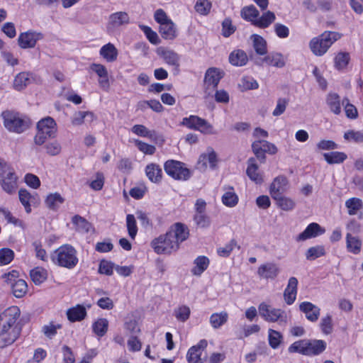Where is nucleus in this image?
<instances>
[{
	"instance_id": "f257e3e1",
	"label": "nucleus",
	"mask_w": 363,
	"mask_h": 363,
	"mask_svg": "<svg viewBox=\"0 0 363 363\" xmlns=\"http://www.w3.org/2000/svg\"><path fill=\"white\" fill-rule=\"evenodd\" d=\"M189 235L187 226L177 223L165 235L153 240L151 245L157 254H171L179 249L180 243L186 240Z\"/></svg>"
},
{
	"instance_id": "f03ea898",
	"label": "nucleus",
	"mask_w": 363,
	"mask_h": 363,
	"mask_svg": "<svg viewBox=\"0 0 363 363\" xmlns=\"http://www.w3.org/2000/svg\"><path fill=\"white\" fill-rule=\"evenodd\" d=\"M20 314L21 311L16 306L0 313V347L11 345L20 335L21 328L16 325Z\"/></svg>"
},
{
	"instance_id": "7ed1b4c3",
	"label": "nucleus",
	"mask_w": 363,
	"mask_h": 363,
	"mask_svg": "<svg viewBox=\"0 0 363 363\" xmlns=\"http://www.w3.org/2000/svg\"><path fill=\"white\" fill-rule=\"evenodd\" d=\"M51 260L55 264L68 269L74 268L79 262L76 249L69 244L57 248L51 255Z\"/></svg>"
},
{
	"instance_id": "20e7f679",
	"label": "nucleus",
	"mask_w": 363,
	"mask_h": 363,
	"mask_svg": "<svg viewBox=\"0 0 363 363\" xmlns=\"http://www.w3.org/2000/svg\"><path fill=\"white\" fill-rule=\"evenodd\" d=\"M4 125L9 131L22 133L27 130L30 125V121L26 116L18 112L6 111L2 113Z\"/></svg>"
},
{
	"instance_id": "39448f33",
	"label": "nucleus",
	"mask_w": 363,
	"mask_h": 363,
	"mask_svg": "<svg viewBox=\"0 0 363 363\" xmlns=\"http://www.w3.org/2000/svg\"><path fill=\"white\" fill-rule=\"evenodd\" d=\"M18 177L14 169L5 160L0 159V186L8 194L12 195L18 189Z\"/></svg>"
},
{
	"instance_id": "423d86ee",
	"label": "nucleus",
	"mask_w": 363,
	"mask_h": 363,
	"mask_svg": "<svg viewBox=\"0 0 363 363\" xmlns=\"http://www.w3.org/2000/svg\"><path fill=\"white\" fill-rule=\"evenodd\" d=\"M341 34L333 31H325L320 35L313 38L309 43L312 52L317 56L323 55L329 48L338 39Z\"/></svg>"
},
{
	"instance_id": "0eeeda50",
	"label": "nucleus",
	"mask_w": 363,
	"mask_h": 363,
	"mask_svg": "<svg viewBox=\"0 0 363 363\" xmlns=\"http://www.w3.org/2000/svg\"><path fill=\"white\" fill-rule=\"evenodd\" d=\"M56 133L57 124L55 120L50 116L45 117L37 123V133L34 137V143L37 145H42L47 140L55 138Z\"/></svg>"
},
{
	"instance_id": "6e6552de",
	"label": "nucleus",
	"mask_w": 363,
	"mask_h": 363,
	"mask_svg": "<svg viewBox=\"0 0 363 363\" xmlns=\"http://www.w3.org/2000/svg\"><path fill=\"white\" fill-rule=\"evenodd\" d=\"M258 309L260 316L264 320L270 323H278L279 325L286 324L287 315L284 310L275 308L265 303H260Z\"/></svg>"
},
{
	"instance_id": "1a4fd4ad",
	"label": "nucleus",
	"mask_w": 363,
	"mask_h": 363,
	"mask_svg": "<svg viewBox=\"0 0 363 363\" xmlns=\"http://www.w3.org/2000/svg\"><path fill=\"white\" fill-rule=\"evenodd\" d=\"M181 125L189 129L198 130L203 134H215L213 126L206 120L195 115H191L182 119Z\"/></svg>"
},
{
	"instance_id": "9d476101",
	"label": "nucleus",
	"mask_w": 363,
	"mask_h": 363,
	"mask_svg": "<svg viewBox=\"0 0 363 363\" xmlns=\"http://www.w3.org/2000/svg\"><path fill=\"white\" fill-rule=\"evenodd\" d=\"M165 172L171 177L177 180H187L191 172L183 162L177 160H167L164 164Z\"/></svg>"
},
{
	"instance_id": "9b49d317",
	"label": "nucleus",
	"mask_w": 363,
	"mask_h": 363,
	"mask_svg": "<svg viewBox=\"0 0 363 363\" xmlns=\"http://www.w3.org/2000/svg\"><path fill=\"white\" fill-rule=\"evenodd\" d=\"M252 148L257 158L264 162L265 160V153L274 155L277 153V148L273 144L264 140H257L252 143Z\"/></svg>"
},
{
	"instance_id": "f8f14e48",
	"label": "nucleus",
	"mask_w": 363,
	"mask_h": 363,
	"mask_svg": "<svg viewBox=\"0 0 363 363\" xmlns=\"http://www.w3.org/2000/svg\"><path fill=\"white\" fill-rule=\"evenodd\" d=\"M43 38L44 35L42 33L28 30L19 35L18 42L19 46L23 49L33 48L37 42Z\"/></svg>"
},
{
	"instance_id": "ddd939ff",
	"label": "nucleus",
	"mask_w": 363,
	"mask_h": 363,
	"mask_svg": "<svg viewBox=\"0 0 363 363\" xmlns=\"http://www.w3.org/2000/svg\"><path fill=\"white\" fill-rule=\"evenodd\" d=\"M157 54L167 65L173 67L177 73L179 72L181 57L177 52L170 49L160 48L157 49Z\"/></svg>"
},
{
	"instance_id": "4468645a",
	"label": "nucleus",
	"mask_w": 363,
	"mask_h": 363,
	"mask_svg": "<svg viewBox=\"0 0 363 363\" xmlns=\"http://www.w3.org/2000/svg\"><path fill=\"white\" fill-rule=\"evenodd\" d=\"M207 345L206 340H201L197 345L191 347L186 354L188 363H203L201 354Z\"/></svg>"
},
{
	"instance_id": "2eb2a0df",
	"label": "nucleus",
	"mask_w": 363,
	"mask_h": 363,
	"mask_svg": "<svg viewBox=\"0 0 363 363\" xmlns=\"http://www.w3.org/2000/svg\"><path fill=\"white\" fill-rule=\"evenodd\" d=\"M280 272L279 266L274 262H267L257 269V274L261 279H275Z\"/></svg>"
},
{
	"instance_id": "dca6fc26",
	"label": "nucleus",
	"mask_w": 363,
	"mask_h": 363,
	"mask_svg": "<svg viewBox=\"0 0 363 363\" xmlns=\"http://www.w3.org/2000/svg\"><path fill=\"white\" fill-rule=\"evenodd\" d=\"M324 233L325 229L323 228L318 223H311L301 233H300L296 238V240L297 242L305 241L306 240L321 235Z\"/></svg>"
},
{
	"instance_id": "f3484780",
	"label": "nucleus",
	"mask_w": 363,
	"mask_h": 363,
	"mask_svg": "<svg viewBox=\"0 0 363 363\" xmlns=\"http://www.w3.org/2000/svg\"><path fill=\"white\" fill-rule=\"evenodd\" d=\"M299 309L305 314L306 318L309 321L315 322L318 320L320 309L313 303L308 301L302 302L299 305Z\"/></svg>"
},
{
	"instance_id": "a211bd4d",
	"label": "nucleus",
	"mask_w": 363,
	"mask_h": 363,
	"mask_svg": "<svg viewBox=\"0 0 363 363\" xmlns=\"http://www.w3.org/2000/svg\"><path fill=\"white\" fill-rule=\"evenodd\" d=\"M288 180L284 176L276 177L269 187V192L272 199L282 195L287 189Z\"/></svg>"
},
{
	"instance_id": "6ab92c4d",
	"label": "nucleus",
	"mask_w": 363,
	"mask_h": 363,
	"mask_svg": "<svg viewBox=\"0 0 363 363\" xmlns=\"http://www.w3.org/2000/svg\"><path fill=\"white\" fill-rule=\"evenodd\" d=\"M297 286L298 279L294 277H290L284 291V299L287 305L294 303L297 295Z\"/></svg>"
},
{
	"instance_id": "aec40b11",
	"label": "nucleus",
	"mask_w": 363,
	"mask_h": 363,
	"mask_svg": "<svg viewBox=\"0 0 363 363\" xmlns=\"http://www.w3.org/2000/svg\"><path fill=\"white\" fill-rule=\"evenodd\" d=\"M246 174L248 177L256 184H262L264 181L262 174L259 171V167L254 157H250L247 160V168Z\"/></svg>"
},
{
	"instance_id": "412c9836",
	"label": "nucleus",
	"mask_w": 363,
	"mask_h": 363,
	"mask_svg": "<svg viewBox=\"0 0 363 363\" xmlns=\"http://www.w3.org/2000/svg\"><path fill=\"white\" fill-rule=\"evenodd\" d=\"M260 61L261 62L259 63L260 65H262L263 63H266L267 65L277 68H282L286 65V60L284 55L280 52H271L260 59Z\"/></svg>"
},
{
	"instance_id": "4be33fe9",
	"label": "nucleus",
	"mask_w": 363,
	"mask_h": 363,
	"mask_svg": "<svg viewBox=\"0 0 363 363\" xmlns=\"http://www.w3.org/2000/svg\"><path fill=\"white\" fill-rule=\"evenodd\" d=\"M129 15L124 11H118L109 16L108 27L117 28L129 23Z\"/></svg>"
},
{
	"instance_id": "5701e85b",
	"label": "nucleus",
	"mask_w": 363,
	"mask_h": 363,
	"mask_svg": "<svg viewBox=\"0 0 363 363\" xmlns=\"http://www.w3.org/2000/svg\"><path fill=\"white\" fill-rule=\"evenodd\" d=\"M223 77V72L220 69L211 67L206 72L204 82L206 85L216 88Z\"/></svg>"
},
{
	"instance_id": "b1692460",
	"label": "nucleus",
	"mask_w": 363,
	"mask_h": 363,
	"mask_svg": "<svg viewBox=\"0 0 363 363\" xmlns=\"http://www.w3.org/2000/svg\"><path fill=\"white\" fill-rule=\"evenodd\" d=\"M99 55L106 62H113L116 60L118 52L113 44L108 43L101 48Z\"/></svg>"
},
{
	"instance_id": "393cba45",
	"label": "nucleus",
	"mask_w": 363,
	"mask_h": 363,
	"mask_svg": "<svg viewBox=\"0 0 363 363\" xmlns=\"http://www.w3.org/2000/svg\"><path fill=\"white\" fill-rule=\"evenodd\" d=\"M86 315V311L84 306L77 304L67 311V316L70 322L81 321Z\"/></svg>"
},
{
	"instance_id": "a878e982",
	"label": "nucleus",
	"mask_w": 363,
	"mask_h": 363,
	"mask_svg": "<svg viewBox=\"0 0 363 363\" xmlns=\"http://www.w3.org/2000/svg\"><path fill=\"white\" fill-rule=\"evenodd\" d=\"M326 104L331 112L335 115L340 114L342 111V101L337 94L329 93L326 97Z\"/></svg>"
},
{
	"instance_id": "bb28decb",
	"label": "nucleus",
	"mask_w": 363,
	"mask_h": 363,
	"mask_svg": "<svg viewBox=\"0 0 363 363\" xmlns=\"http://www.w3.org/2000/svg\"><path fill=\"white\" fill-rule=\"evenodd\" d=\"M248 61L246 53L242 50H235L229 55V62L233 66L242 67Z\"/></svg>"
},
{
	"instance_id": "cd10ccee",
	"label": "nucleus",
	"mask_w": 363,
	"mask_h": 363,
	"mask_svg": "<svg viewBox=\"0 0 363 363\" xmlns=\"http://www.w3.org/2000/svg\"><path fill=\"white\" fill-rule=\"evenodd\" d=\"M18 199L26 212L30 213L32 211L31 203L35 201V196L32 195L28 190L21 189L18 191Z\"/></svg>"
},
{
	"instance_id": "c85d7f7f",
	"label": "nucleus",
	"mask_w": 363,
	"mask_h": 363,
	"mask_svg": "<svg viewBox=\"0 0 363 363\" xmlns=\"http://www.w3.org/2000/svg\"><path fill=\"white\" fill-rule=\"evenodd\" d=\"M94 119V115L90 111H77L72 117V124L74 126L81 125L84 121L91 122Z\"/></svg>"
},
{
	"instance_id": "c756f323",
	"label": "nucleus",
	"mask_w": 363,
	"mask_h": 363,
	"mask_svg": "<svg viewBox=\"0 0 363 363\" xmlns=\"http://www.w3.org/2000/svg\"><path fill=\"white\" fill-rule=\"evenodd\" d=\"M145 173L148 179L152 182H159L162 179V169L157 164H147L145 167Z\"/></svg>"
},
{
	"instance_id": "7c9ffc66",
	"label": "nucleus",
	"mask_w": 363,
	"mask_h": 363,
	"mask_svg": "<svg viewBox=\"0 0 363 363\" xmlns=\"http://www.w3.org/2000/svg\"><path fill=\"white\" fill-rule=\"evenodd\" d=\"M194 267L191 273L195 276H201L209 265V259L206 256H199L194 261Z\"/></svg>"
},
{
	"instance_id": "2f4dec72",
	"label": "nucleus",
	"mask_w": 363,
	"mask_h": 363,
	"mask_svg": "<svg viewBox=\"0 0 363 363\" xmlns=\"http://www.w3.org/2000/svg\"><path fill=\"white\" fill-rule=\"evenodd\" d=\"M64 201L65 199L57 192L50 194L45 200L46 206L52 211L57 210Z\"/></svg>"
},
{
	"instance_id": "473e14b6",
	"label": "nucleus",
	"mask_w": 363,
	"mask_h": 363,
	"mask_svg": "<svg viewBox=\"0 0 363 363\" xmlns=\"http://www.w3.org/2000/svg\"><path fill=\"white\" fill-rule=\"evenodd\" d=\"M346 247L348 252L357 255L361 251L362 241L357 236L346 234Z\"/></svg>"
},
{
	"instance_id": "72a5a7b5",
	"label": "nucleus",
	"mask_w": 363,
	"mask_h": 363,
	"mask_svg": "<svg viewBox=\"0 0 363 363\" xmlns=\"http://www.w3.org/2000/svg\"><path fill=\"white\" fill-rule=\"evenodd\" d=\"M160 33L167 40H172L177 36L175 26L171 20L160 26Z\"/></svg>"
},
{
	"instance_id": "f704fd0d",
	"label": "nucleus",
	"mask_w": 363,
	"mask_h": 363,
	"mask_svg": "<svg viewBox=\"0 0 363 363\" xmlns=\"http://www.w3.org/2000/svg\"><path fill=\"white\" fill-rule=\"evenodd\" d=\"M216 154L214 151H211L208 154H203L200 156L198 164L201 168H214L216 165Z\"/></svg>"
},
{
	"instance_id": "c9c22d12",
	"label": "nucleus",
	"mask_w": 363,
	"mask_h": 363,
	"mask_svg": "<svg viewBox=\"0 0 363 363\" xmlns=\"http://www.w3.org/2000/svg\"><path fill=\"white\" fill-rule=\"evenodd\" d=\"M131 131L140 137H145L152 140H156L158 138V135L155 130H148L143 125H135L132 127Z\"/></svg>"
},
{
	"instance_id": "e433bc0d",
	"label": "nucleus",
	"mask_w": 363,
	"mask_h": 363,
	"mask_svg": "<svg viewBox=\"0 0 363 363\" xmlns=\"http://www.w3.org/2000/svg\"><path fill=\"white\" fill-rule=\"evenodd\" d=\"M72 222L75 227V230L79 233H88L91 229V224L79 215L73 216Z\"/></svg>"
},
{
	"instance_id": "4c0bfd02",
	"label": "nucleus",
	"mask_w": 363,
	"mask_h": 363,
	"mask_svg": "<svg viewBox=\"0 0 363 363\" xmlns=\"http://www.w3.org/2000/svg\"><path fill=\"white\" fill-rule=\"evenodd\" d=\"M275 14L270 11H267L263 13L260 17L259 16L257 18L254 26L260 28H266L269 27L275 21Z\"/></svg>"
},
{
	"instance_id": "58836bf2",
	"label": "nucleus",
	"mask_w": 363,
	"mask_h": 363,
	"mask_svg": "<svg viewBox=\"0 0 363 363\" xmlns=\"http://www.w3.org/2000/svg\"><path fill=\"white\" fill-rule=\"evenodd\" d=\"M308 355H318L326 348V342L322 340L308 341Z\"/></svg>"
},
{
	"instance_id": "ea45409f",
	"label": "nucleus",
	"mask_w": 363,
	"mask_h": 363,
	"mask_svg": "<svg viewBox=\"0 0 363 363\" xmlns=\"http://www.w3.org/2000/svg\"><path fill=\"white\" fill-rule=\"evenodd\" d=\"M273 199L276 201L277 206L285 211H292L296 206V202L294 199L283 195L275 197Z\"/></svg>"
},
{
	"instance_id": "a19ab883",
	"label": "nucleus",
	"mask_w": 363,
	"mask_h": 363,
	"mask_svg": "<svg viewBox=\"0 0 363 363\" xmlns=\"http://www.w3.org/2000/svg\"><path fill=\"white\" fill-rule=\"evenodd\" d=\"M30 276L35 285H40L47 279L48 272L45 269L38 267L30 271Z\"/></svg>"
},
{
	"instance_id": "79ce46f5",
	"label": "nucleus",
	"mask_w": 363,
	"mask_h": 363,
	"mask_svg": "<svg viewBox=\"0 0 363 363\" xmlns=\"http://www.w3.org/2000/svg\"><path fill=\"white\" fill-rule=\"evenodd\" d=\"M253 42V48L259 55H264L267 52V42L266 40L259 35L254 34L251 36Z\"/></svg>"
},
{
	"instance_id": "37998d69",
	"label": "nucleus",
	"mask_w": 363,
	"mask_h": 363,
	"mask_svg": "<svg viewBox=\"0 0 363 363\" xmlns=\"http://www.w3.org/2000/svg\"><path fill=\"white\" fill-rule=\"evenodd\" d=\"M259 16V11L253 5L245 6L241 11V16L244 19L250 21L253 25L255 24Z\"/></svg>"
},
{
	"instance_id": "c03bdc74",
	"label": "nucleus",
	"mask_w": 363,
	"mask_h": 363,
	"mask_svg": "<svg viewBox=\"0 0 363 363\" xmlns=\"http://www.w3.org/2000/svg\"><path fill=\"white\" fill-rule=\"evenodd\" d=\"M13 295L17 298L23 297L28 291V286L26 282L18 279L15 282L10 284Z\"/></svg>"
},
{
	"instance_id": "a18cd8bd",
	"label": "nucleus",
	"mask_w": 363,
	"mask_h": 363,
	"mask_svg": "<svg viewBox=\"0 0 363 363\" xmlns=\"http://www.w3.org/2000/svg\"><path fill=\"white\" fill-rule=\"evenodd\" d=\"M228 319V314L225 311L214 313L210 317V323L213 328L218 329L225 324Z\"/></svg>"
},
{
	"instance_id": "49530a36",
	"label": "nucleus",
	"mask_w": 363,
	"mask_h": 363,
	"mask_svg": "<svg viewBox=\"0 0 363 363\" xmlns=\"http://www.w3.org/2000/svg\"><path fill=\"white\" fill-rule=\"evenodd\" d=\"M30 82V74L28 72H21L17 74L13 81V87L20 91Z\"/></svg>"
},
{
	"instance_id": "de8ad7c7",
	"label": "nucleus",
	"mask_w": 363,
	"mask_h": 363,
	"mask_svg": "<svg viewBox=\"0 0 363 363\" xmlns=\"http://www.w3.org/2000/svg\"><path fill=\"white\" fill-rule=\"evenodd\" d=\"M108 321L106 318H99L93 325V332L99 337H103L107 332Z\"/></svg>"
},
{
	"instance_id": "09e8293b",
	"label": "nucleus",
	"mask_w": 363,
	"mask_h": 363,
	"mask_svg": "<svg viewBox=\"0 0 363 363\" xmlns=\"http://www.w3.org/2000/svg\"><path fill=\"white\" fill-rule=\"evenodd\" d=\"M324 159L328 164H339L347 159V155L342 152H331L323 154Z\"/></svg>"
},
{
	"instance_id": "8fccbe9b",
	"label": "nucleus",
	"mask_w": 363,
	"mask_h": 363,
	"mask_svg": "<svg viewBox=\"0 0 363 363\" xmlns=\"http://www.w3.org/2000/svg\"><path fill=\"white\" fill-rule=\"evenodd\" d=\"M345 206L348 209V213L354 216L357 213L359 210L363 208V202L360 199L351 198L345 201Z\"/></svg>"
},
{
	"instance_id": "3c124183",
	"label": "nucleus",
	"mask_w": 363,
	"mask_h": 363,
	"mask_svg": "<svg viewBox=\"0 0 363 363\" xmlns=\"http://www.w3.org/2000/svg\"><path fill=\"white\" fill-rule=\"evenodd\" d=\"M350 60L348 52H340L334 58L335 67L338 70L346 68Z\"/></svg>"
},
{
	"instance_id": "603ef678",
	"label": "nucleus",
	"mask_w": 363,
	"mask_h": 363,
	"mask_svg": "<svg viewBox=\"0 0 363 363\" xmlns=\"http://www.w3.org/2000/svg\"><path fill=\"white\" fill-rule=\"evenodd\" d=\"M126 228L128 235L131 239L134 240L138 233V226L135 217L133 214L126 216Z\"/></svg>"
},
{
	"instance_id": "864d4df0",
	"label": "nucleus",
	"mask_w": 363,
	"mask_h": 363,
	"mask_svg": "<svg viewBox=\"0 0 363 363\" xmlns=\"http://www.w3.org/2000/svg\"><path fill=\"white\" fill-rule=\"evenodd\" d=\"M325 254V248L322 245H317L308 248L306 252V258L308 260H314Z\"/></svg>"
},
{
	"instance_id": "5fc2aeb1",
	"label": "nucleus",
	"mask_w": 363,
	"mask_h": 363,
	"mask_svg": "<svg viewBox=\"0 0 363 363\" xmlns=\"http://www.w3.org/2000/svg\"><path fill=\"white\" fill-rule=\"evenodd\" d=\"M320 328L321 331L325 335L331 334L333 330V318L332 315L327 314L323 317L320 322Z\"/></svg>"
},
{
	"instance_id": "6e6d98bb",
	"label": "nucleus",
	"mask_w": 363,
	"mask_h": 363,
	"mask_svg": "<svg viewBox=\"0 0 363 363\" xmlns=\"http://www.w3.org/2000/svg\"><path fill=\"white\" fill-rule=\"evenodd\" d=\"M242 91L257 89L259 87L258 82L251 77H243L239 84Z\"/></svg>"
},
{
	"instance_id": "4d7b16f0",
	"label": "nucleus",
	"mask_w": 363,
	"mask_h": 363,
	"mask_svg": "<svg viewBox=\"0 0 363 363\" xmlns=\"http://www.w3.org/2000/svg\"><path fill=\"white\" fill-rule=\"evenodd\" d=\"M308 340H299L294 342L289 347L290 352H298L308 355Z\"/></svg>"
},
{
	"instance_id": "13d9d810",
	"label": "nucleus",
	"mask_w": 363,
	"mask_h": 363,
	"mask_svg": "<svg viewBox=\"0 0 363 363\" xmlns=\"http://www.w3.org/2000/svg\"><path fill=\"white\" fill-rule=\"evenodd\" d=\"M342 105L344 106L345 114L347 118L351 119H355L357 118V109L353 104L350 103L347 98H344L342 100Z\"/></svg>"
},
{
	"instance_id": "bf43d9fd",
	"label": "nucleus",
	"mask_w": 363,
	"mask_h": 363,
	"mask_svg": "<svg viewBox=\"0 0 363 363\" xmlns=\"http://www.w3.org/2000/svg\"><path fill=\"white\" fill-rule=\"evenodd\" d=\"M268 339L269 345L273 349H277L282 340V335L277 330L269 329L268 331Z\"/></svg>"
},
{
	"instance_id": "052dcab7",
	"label": "nucleus",
	"mask_w": 363,
	"mask_h": 363,
	"mask_svg": "<svg viewBox=\"0 0 363 363\" xmlns=\"http://www.w3.org/2000/svg\"><path fill=\"white\" fill-rule=\"evenodd\" d=\"M62 328V325L57 323L55 324L52 322L48 325H45L42 328V332L48 338L52 339L56 335L57 330Z\"/></svg>"
},
{
	"instance_id": "680f3d73",
	"label": "nucleus",
	"mask_w": 363,
	"mask_h": 363,
	"mask_svg": "<svg viewBox=\"0 0 363 363\" xmlns=\"http://www.w3.org/2000/svg\"><path fill=\"white\" fill-rule=\"evenodd\" d=\"M222 201L225 206L233 207L237 205L238 197L234 191H228L223 195Z\"/></svg>"
},
{
	"instance_id": "e2e57ef3",
	"label": "nucleus",
	"mask_w": 363,
	"mask_h": 363,
	"mask_svg": "<svg viewBox=\"0 0 363 363\" xmlns=\"http://www.w3.org/2000/svg\"><path fill=\"white\" fill-rule=\"evenodd\" d=\"M190 313L189 306H181L174 310V314L178 320L185 322L189 318Z\"/></svg>"
},
{
	"instance_id": "0e129e2a",
	"label": "nucleus",
	"mask_w": 363,
	"mask_h": 363,
	"mask_svg": "<svg viewBox=\"0 0 363 363\" xmlns=\"http://www.w3.org/2000/svg\"><path fill=\"white\" fill-rule=\"evenodd\" d=\"M194 8L199 14L207 15L211 9V3L208 0H198Z\"/></svg>"
},
{
	"instance_id": "69168bd1",
	"label": "nucleus",
	"mask_w": 363,
	"mask_h": 363,
	"mask_svg": "<svg viewBox=\"0 0 363 363\" xmlns=\"http://www.w3.org/2000/svg\"><path fill=\"white\" fill-rule=\"evenodd\" d=\"M14 257V252L9 248L0 250V266L9 264Z\"/></svg>"
},
{
	"instance_id": "338daca9",
	"label": "nucleus",
	"mask_w": 363,
	"mask_h": 363,
	"mask_svg": "<svg viewBox=\"0 0 363 363\" xmlns=\"http://www.w3.org/2000/svg\"><path fill=\"white\" fill-rule=\"evenodd\" d=\"M236 246L237 242L235 240L233 239L228 243L225 244V246L218 248L217 253L220 257H227Z\"/></svg>"
},
{
	"instance_id": "774afa93",
	"label": "nucleus",
	"mask_w": 363,
	"mask_h": 363,
	"mask_svg": "<svg viewBox=\"0 0 363 363\" xmlns=\"http://www.w3.org/2000/svg\"><path fill=\"white\" fill-rule=\"evenodd\" d=\"M134 143H135V145L138 148V150L145 155H152L156 151V148L155 146H153L152 145H149V144L144 143L141 140H135Z\"/></svg>"
}]
</instances>
